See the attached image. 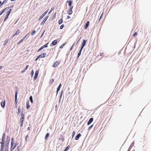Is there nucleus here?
<instances>
[{"label": "nucleus", "instance_id": "1", "mask_svg": "<svg viewBox=\"0 0 151 151\" xmlns=\"http://www.w3.org/2000/svg\"><path fill=\"white\" fill-rule=\"evenodd\" d=\"M21 117L20 118V122L21 124L20 127H22L23 124L24 118V115L22 113L21 114Z\"/></svg>", "mask_w": 151, "mask_h": 151}, {"label": "nucleus", "instance_id": "2", "mask_svg": "<svg viewBox=\"0 0 151 151\" xmlns=\"http://www.w3.org/2000/svg\"><path fill=\"white\" fill-rule=\"evenodd\" d=\"M11 146L10 148V151H12L17 145V144L16 143H13L12 142V143H11Z\"/></svg>", "mask_w": 151, "mask_h": 151}, {"label": "nucleus", "instance_id": "3", "mask_svg": "<svg viewBox=\"0 0 151 151\" xmlns=\"http://www.w3.org/2000/svg\"><path fill=\"white\" fill-rule=\"evenodd\" d=\"M60 63V62L58 61L55 62L53 64L52 66L54 68L57 67Z\"/></svg>", "mask_w": 151, "mask_h": 151}, {"label": "nucleus", "instance_id": "4", "mask_svg": "<svg viewBox=\"0 0 151 151\" xmlns=\"http://www.w3.org/2000/svg\"><path fill=\"white\" fill-rule=\"evenodd\" d=\"M87 42V40H83V42L81 45V48L83 49L84 46L85 45L86 42Z\"/></svg>", "mask_w": 151, "mask_h": 151}, {"label": "nucleus", "instance_id": "5", "mask_svg": "<svg viewBox=\"0 0 151 151\" xmlns=\"http://www.w3.org/2000/svg\"><path fill=\"white\" fill-rule=\"evenodd\" d=\"M46 52H44L43 53L41 54V55H38V57L40 58H43L46 57Z\"/></svg>", "mask_w": 151, "mask_h": 151}, {"label": "nucleus", "instance_id": "6", "mask_svg": "<svg viewBox=\"0 0 151 151\" xmlns=\"http://www.w3.org/2000/svg\"><path fill=\"white\" fill-rule=\"evenodd\" d=\"M38 73H39L38 70H37L36 71V72H35V76L34 77V80L36 79L38 75Z\"/></svg>", "mask_w": 151, "mask_h": 151}, {"label": "nucleus", "instance_id": "7", "mask_svg": "<svg viewBox=\"0 0 151 151\" xmlns=\"http://www.w3.org/2000/svg\"><path fill=\"white\" fill-rule=\"evenodd\" d=\"M93 118H91L89 120V121L87 123V125H90L92 122L93 121Z\"/></svg>", "mask_w": 151, "mask_h": 151}, {"label": "nucleus", "instance_id": "8", "mask_svg": "<svg viewBox=\"0 0 151 151\" xmlns=\"http://www.w3.org/2000/svg\"><path fill=\"white\" fill-rule=\"evenodd\" d=\"M89 24H90V22L89 21H88L85 25V26L84 27V28L85 29H86L88 27V26H89Z\"/></svg>", "mask_w": 151, "mask_h": 151}, {"label": "nucleus", "instance_id": "9", "mask_svg": "<svg viewBox=\"0 0 151 151\" xmlns=\"http://www.w3.org/2000/svg\"><path fill=\"white\" fill-rule=\"evenodd\" d=\"M18 90L16 91L15 94V102H16V104L17 103V95L18 94Z\"/></svg>", "mask_w": 151, "mask_h": 151}, {"label": "nucleus", "instance_id": "10", "mask_svg": "<svg viewBox=\"0 0 151 151\" xmlns=\"http://www.w3.org/2000/svg\"><path fill=\"white\" fill-rule=\"evenodd\" d=\"M9 145V143H7V142H6V147H5V149L4 150V151H8V146Z\"/></svg>", "mask_w": 151, "mask_h": 151}, {"label": "nucleus", "instance_id": "11", "mask_svg": "<svg viewBox=\"0 0 151 151\" xmlns=\"http://www.w3.org/2000/svg\"><path fill=\"white\" fill-rule=\"evenodd\" d=\"M9 8V7H6L5 8L2 10L1 12L0 13V16H1L3 13H4L6 9H8Z\"/></svg>", "mask_w": 151, "mask_h": 151}, {"label": "nucleus", "instance_id": "12", "mask_svg": "<svg viewBox=\"0 0 151 151\" xmlns=\"http://www.w3.org/2000/svg\"><path fill=\"white\" fill-rule=\"evenodd\" d=\"M9 41V39H6L4 42L3 45L4 46H5L6 45L7 43Z\"/></svg>", "mask_w": 151, "mask_h": 151}, {"label": "nucleus", "instance_id": "13", "mask_svg": "<svg viewBox=\"0 0 151 151\" xmlns=\"http://www.w3.org/2000/svg\"><path fill=\"white\" fill-rule=\"evenodd\" d=\"M47 11L43 13V14L40 17V18L39 19V20H40L47 13Z\"/></svg>", "mask_w": 151, "mask_h": 151}, {"label": "nucleus", "instance_id": "14", "mask_svg": "<svg viewBox=\"0 0 151 151\" xmlns=\"http://www.w3.org/2000/svg\"><path fill=\"white\" fill-rule=\"evenodd\" d=\"M29 101H27L26 102V108L27 109H28L30 107V106L29 105Z\"/></svg>", "mask_w": 151, "mask_h": 151}, {"label": "nucleus", "instance_id": "15", "mask_svg": "<svg viewBox=\"0 0 151 151\" xmlns=\"http://www.w3.org/2000/svg\"><path fill=\"white\" fill-rule=\"evenodd\" d=\"M81 136V135L80 133L78 134L76 136V140H78L79 139V137Z\"/></svg>", "mask_w": 151, "mask_h": 151}, {"label": "nucleus", "instance_id": "16", "mask_svg": "<svg viewBox=\"0 0 151 151\" xmlns=\"http://www.w3.org/2000/svg\"><path fill=\"white\" fill-rule=\"evenodd\" d=\"M73 13L72 10L69 9L67 11V13L69 15H70L72 14Z\"/></svg>", "mask_w": 151, "mask_h": 151}, {"label": "nucleus", "instance_id": "17", "mask_svg": "<svg viewBox=\"0 0 151 151\" xmlns=\"http://www.w3.org/2000/svg\"><path fill=\"white\" fill-rule=\"evenodd\" d=\"M47 18H48V17H46L45 18V19L41 23V25L44 24H45V22H46V20H47Z\"/></svg>", "mask_w": 151, "mask_h": 151}, {"label": "nucleus", "instance_id": "18", "mask_svg": "<svg viewBox=\"0 0 151 151\" xmlns=\"http://www.w3.org/2000/svg\"><path fill=\"white\" fill-rule=\"evenodd\" d=\"M57 41L56 40H55L53 41L52 43V45H55L57 44Z\"/></svg>", "mask_w": 151, "mask_h": 151}, {"label": "nucleus", "instance_id": "19", "mask_svg": "<svg viewBox=\"0 0 151 151\" xmlns=\"http://www.w3.org/2000/svg\"><path fill=\"white\" fill-rule=\"evenodd\" d=\"M12 10V9H9V10L7 12L6 14V17H8L9 14L10 13V12Z\"/></svg>", "mask_w": 151, "mask_h": 151}, {"label": "nucleus", "instance_id": "20", "mask_svg": "<svg viewBox=\"0 0 151 151\" xmlns=\"http://www.w3.org/2000/svg\"><path fill=\"white\" fill-rule=\"evenodd\" d=\"M20 33V31L19 29H18L14 35L13 36H14L15 35H17L19 34Z\"/></svg>", "mask_w": 151, "mask_h": 151}, {"label": "nucleus", "instance_id": "21", "mask_svg": "<svg viewBox=\"0 0 151 151\" xmlns=\"http://www.w3.org/2000/svg\"><path fill=\"white\" fill-rule=\"evenodd\" d=\"M61 83H60L59 84V86H58V88H57V92H56L57 94H58V91H59V90L60 89V88L61 87Z\"/></svg>", "mask_w": 151, "mask_h": 151}, {"label": "nucleus", "instance_id": "22", "mask_svg": "<svg viewBox=\"0 0 151 151\" xmlns=\"http://www.w3.org/2000/svg\"><path fill=\"white\" fill-rule=\"evenodd\" d=\"M82 49H81H81L79 51V52H78V56H77L78 58L80 56V55H81V52Z\"/></svg>", "mask_w": 151, "mask_h": 151}, {"label": "nucleus", "instance_id": "23", "mask_svg": "<svg viewBox=\"0 0 151 151\" xmlns=\"http://www.w3.org/2000/svg\"><path fill=\"white\" fill-rule=\"evenodd\" d=\"M69 2V3H68V6H72V1H67V2Z\"/></svg>", "mask_w": 151, "mask_h": 151}, {"label": "nucleus", "instance_id": "24", "mask_svg": "<svg viewBox=\"0 0 151 151\" xmlns=\"http://www.w3.org/2000/svg\"><path fill=\"white\" fill-rule=\"evenodd\" d=\"M4 140L5 139H2V141L1 142V146H3L4 145Z\"/></svg>", "mask_w": 151, "mask_h": 151}, {"label": "nucleus", "instance_id": "25", "mask_svg": "<svg viewBox=\"0 0 151 151\" xmlns=\"http://www.w3.org/2000/svg\"><path fill=\"white\" fill-rule=\"evenodd\" d=\"M5 101L4 102H1V106L2 107L4 108L5 106Z\"/></svg>", "mask_w": 151, "mask_h": 151}, {"label": "nucleus", "instance_id": "26", "mask_svg": "<svg viewBox=\"0 0 151 151\" xmlns=\"http://www.w3.org/2000/svg\"><path fill=\"white\" fill-rule=\"evenodd\" d=\"M49 133H47L45 135V139L46 140L47 138V137L49 136Z\"/></svg>", "mask_w": 151, "mask_h": 151}, {"label": "nucleus", "instance_id": "27", "mask_svg": "<svg viewBox=\"0 0 151 151\" xmlns=\"http://www.w3.org/2000/svg\"><path fill=\"white\" fill-rule=\"evenodd\" d=\"M63 22V20L62 19H61L58 21V24H61Z\"/></svg>", "mask_w": 151, "mask_h": 151}, {"label": "nucleus", "instance_id": "28", "mask_svg": "<svg viewBox=\"0 0 151 151\" xmlns=\"http://www.w3.org/2000/svg\"><path fill=\"white\" fill-rule=\"evenodd\" d=\"M70 146L69 145L65 149L64 151H67L70 148Z\"/></svg>", "mask_w": 151, "mask_h": 151}, {"label": "nucleus", "instance_id": "29", "mask_svg": "<svg viewBox=\"0 0 151 151\" xmlns=\"http://www.w3.org/2000/svg\"><path fill=\"white\" fill-rule=\"evenodd\" d=\"M36 32L35 30H33V31H32L31 33V35H34L35 33Z\"/></svg>", "mask_w": 151, "mask_h": 151}, {"label": "nucleus", "instance_id": "30", "mask_svg": "<svg viewBox=\"0 0 151 151\" xmlns=\"http://www.w3.org/2000/svg\"><path fill=\"white\" fill-rule=\"evenodd\" d=\"M54 81V79H52L50 80V83L51 84H52V83Z\"/></svg>", "mask_w": 151, "mask_h": 151}, {"label": "nucleus", "instance_id": "31", "mask_svg": "<svg viewBox=\"0 0 151 151\" xmlns=\"http://www.w3.org/2000/svg\"><path fill=\"white\" fill-rule=\"evenodd\" d=\"M29 99L31 101V102L32 103H33V100H32V96H31L29 97Z\"/></svg>", "mask_w": 151, "mask_h": 151}, {"label": "nucleus", "instance_id": "32", "mask_svg": "<svg viewBox=\"0 0 151 151\" xmlns=\"http://www.w3.org/2000/svg\"><path fill=\"white\" fill-rule=\"evenodd\" d=\"M48 42L45 45H43L42 46L43 47V48L45 47H48Z\"/></svg>", "mask_w": 151, "mask_h": 151}, {"label": "nucleus", "instance_id": "33", "mask_svg": "<svg viewBox=\"0 0 151 151\" xmlns=\"http://www.w3.org/2000/svg\"><path fill=\"white\" fill-rule=\"evenodd\" d=\"M7 1H8V0H4V1L3 2V3L1 5H3L4 4H5V3H6L7 2Z\"/></svg>", "mask_w": 151, "mask_h": 151}, {"label": "nucleus", "instance_id": "34", "mask_svg": "<svg viewBox=\"0 0 151 151\" xmlns=\"http://www.w3.org/2000/svg\"><path fill=\"white\" fill-rule=\"evenodd\" d=\"M5 133H4L2 135V139H5Z\"/></svg>", "mask_w": 151, "mask_h": 151}, {"label": "nucleus", "instance_id": "35", "mask_svg": "<svg viewBox=\"0 0 151 151\" xmlns=\"http://www.w3.org/2000/svg\"><path fill=\"white\" fill-rule=\"evenodd\" d=\"M138 35V34L137 33V32H136L133 35V36L134 37H135L136 36Z\"/></svg>", "mask_w": 151, "mask_h": 151}, {"label": "nucleus", "instance_id": "36", "mask_svg": "<svg viewBox=\"0 0 151 151\" xmlns=\"http://www.w3.org/2000/svg\"><path fill=\"white\" fill-rule=\"evenodd\" d=\"M134 144L132 143L131 144L130 146L129 147V149H130L132 148V147L133 146Z\"/></svg>", "mask_w": 151, "mask_h": 151}, {"label": "nucleus", "instance_id": "37", "mask_svg": "<svg viewBox=\"0 0 151 151\" xmlns=\"http://www.w3.org/2000/svg\"><path fill=\"white\" fill-rule=\"evenodd\" d=\"M43 48V47L42 46V47H41L39 49V50H38V52H39L40 51V50H42Z\"/></svg>", "mask_w": 151, "mask_h": 151}, {"label": "nucleus", "instance_id": "38", "mask_svg": "<svg viewBox=\"0 0 151 151\" xmlns=\"http://www.w3.org/2000/svg\"><path fill=\"white\" fill-rule=\"evenodd\" d=\"M64 24H62L60 26V29H62L63 28V27H64Z\"/></svg>", "mask_w": 151, "mask_h": 151}, {"label": "nucleus", "instance_id": "39", "mask_svg": "<svg viewBox=\"0 0 151 151\" xmlns=\"http://www.w3.org/2000/svg\"><path fill=\"white\" fill-rule=\"evenodd\" d=\"M93 126V125H92L90 126L88 128V129L90 130Z\"/></svg>", "mask_w": 151, "mask_h": 151}, {"label": "nucleus", "instance_id": "40", "mask_svg": "<svg viewBox=\"0 0 151 151\" xmlns=\"http://www.w3.org/2000/svg\"><path fill=\"white\" fill-rule=\"evenodd\" d=\"M4 147V145H3V146H1V151H2L3 150Z\"/></svg>", "mask_w": 151, "mask_h": 151}, {"label": "nucleus", "instance_id": "41", "mask_svg": "<svg viewBox=\"0 0 151 151\" xmlns=\"http://www.w3.org/2000/svg\"><path fill=\"white\" fill-rule=\"evenodd\" d=\"M75 133H76V132L75 131L73 132V133H72V137H74V136L75 135Z\"/></svg>", "mask_w": 151, "mask_h": 151}, {"label": "nucleus", "instance_id": "42", "mask_svg": "<svg viewBox=\"0 0 151 151\" xmlns=\"http://www.w3.org/2000/svg\"><path fill=\"white\" fill-rule=\"evenodd\" d=\"M104 14V12H103L102 13V14H101V16H100V18L99 19V20H100L101 19V17H102V16H103V15Z\"/></svg>", "mask_w": 151, "mask_h": 151}, {"label": "nucleus", "instance_id": "43", "mask_svg": "<svg viewBox=\"0 0 151 151\" xmlns=\"http://www.w3.org/2000/svg\"><path fill=\"white\" fill-rule=\"evenodd\" d=\"M34 71L33 70H32V71H31V74L32 75V76H33V75L34 74Z\"/></svg>", "mask_w": 151, "mask_h": 151}, {"label": "nucleus", "instance_id": "44", "mask_svg": "<svg viewBox=\"0 0 151 151\" xmlns=\"http://www.w3.org/2000/svg\"><path fill=\"white\" fill-rule=\"evenodd\" d=\"M64 45V44H63L62 45H61L60 47V48H63V46Z\"/></svg>", "mask_w": 151, "mask_h": 151}, {"label": "nucleus", "instance_id": "45", "mask_svg": "<svg viewBox=\"0 0 151 151\" xmlns=\"http://www.w3.org/2000/svg\"><path fill=\"white\" fill-rule=\"evenodd\" d=\"M54 9V8L53 7V8H51V10L49 12V13H51L52 11Z\"/></svg>", "mask_w": 151, "mask_h": 151}, {"label": "nucleus", "instance_id": "46", "mask_svg": "<svg viewBox=\"0 0 151 151\" xmlns=\"http://www.w3.org/2000/svg\"><path fill=\"white\" fill-rule=\"evenodd\" d=\"M19 146H18L17 147V151H19Z\"/></svg>", "mask_w": 151, "mask_h": 151}, {"label": "nucleus", "instance_id": "47", "mask_svg": "<svg viewBox=\"0 0 151 151\" xmlns=\"http://www.w3.org/2000/svg\"><path fill=\"white\" fill-rule=\"evenodd\" d=\"M14 143V139L13 138H12V141H11V143Z\"/></svg>", "mask_w": 151, "mask_h": 151}, {"label": "nucleus", "instance_id": "48", "mask_svg": "<svg viewBox=\"0 0 151 151\" xmlns=\"http://www.w3.org/2000/svg\"><path fill=\"white\" fill-rule=\"evenodd\" d=\"M8 18V17H6L4 19V22Z\"/></svg>", "mask_w": 151, "mask_h": 151}, {"label": "nucleus", "instance_id": "49", "mask_svg": "<svg viewBox=\"0 0 151 151\" xmlns=\"http://www.w3.org/2000/svg\"><path fill=\"white\" fill-rule=\"evenodd\" d=\"M28 67H29V65H27V66L26 67L25 70H27L28 69Z\"/></svg>", "mask_w": 151, "mask_h": 151}, {"label": "nucleus", "instance_id": "50", "mask_svg": "<svg viewBox=\"0 0 151 151\" xmlns=\"http://www.w3.org/2000/svg\"><path fill=\"white\" fill-rule=\"evenodd\" d=\"M20 108H19L18 109V114H19L20 112Z\"/></svg>", "mask_w": 151, "mask_h": 151}, {"label": "nucleus", "instance_id": "51", "mask_svg": "<svg viewBox=\"0 0 151 151\" xmlns=\"http://www.w3.org/2000/svg\"><path fill=\"white\" fill-rule=\"evenodd\" d=\"M38 56L37 57V58L35 60V61H36L38 58H40L39 57H38Z\"/></svg>", "mask_w": 151, "mask_h": 151}, {"label": "nucleus", "instance_id": "52", "mask_svg": "<svg viewBox=\"0 0 151 151\" xmlns=\"http://www.w3.org/2000/svg\"><path fill=\"white\" fill-rule=\"evenodd\" d=\"M104 54V53H100V55L101 56H102Z\"/></svg>", "mask_w": 151, "mask_h": 151}, {"label": "nucleus", "instance_id": "53", "mask_svg": "<svg viewBox=\"0 0 151 151\" xmlns=\"http://www.w3.org/2000/svg\"><path fill=\"white\" fill-rule=\"evenodd\" d=\"M59 140H62L63 142V141H64V139H63H63H62V138H59Z\"/></svg>", "mask_w": 151, "mask_h": 151}, {"label": "nucleus", "instance_id": "54", "mask_svg": "<svg viewBox=\"0 0 151 151\" xmlns=\"http://www.w3.org/2000/svg\"><path fill=\"white\" fill-rule=\"evenodd\" d=\"M70 9H71V10H72V9L73 8V6H70Z\"/></svg>", "mask_w": 151, "mask_h": 151}, {"label": "nucleus", "instance_id": "55", "mask_svg": "<svg viewBox=\"0 0 151 151\" xmlns=\"http://www.w3.org/2000/svg\"><path fill=\"white\" fill-rule=\"evenodd\" d=\"M63 93V91H62L61 92V93H60V97H61Z\"/></svg>", "mask_w": 151, "mask_h": 151}, {"label": "nucleus", "instance_id": "56", "mask_svg": "<svg viewBox=\"0 0 151 151\" xmlns=\"http://www.w3.org/2000/svg\"><path fill=\"white\" fill-rule=\"evenodd\" d=\"M74 45V44H73V45L70 48V50H71L72 49H73V45Z\"/></svg>", "mask_w": 151, "mask_h": 151}, {"label": "nucleus", "instance_id": "57", "mask_svg": "<svg viewBox=\"0 0 151 151\" xmlns=\"http://www.w3.org/2000/svg\"><path fill=\"white\" fill-rule=\"evenodd\" d=\"M23 40V38H22V39H21V40L19 41H20V42H22L23 41V40Z\"/></svg>", "mask_w": 151, "mask_h": 151}, {"label": "nucleus", "instance_id": "58", "mask_svg": "<svg viewBox=\"0 0 151 151\" xmlns=\"http://www.w3.org/2000/svg\"><path fill=\"white\" fill-rule=\"evenodd\" d=\"M25 70H26L24 69V70L22 71H21V73H24L25 72Z\"/></svg>", "mask_w": 151, "mask_h": 151}, {"label": "nucleus", "instance_id": "59", "mask_svg": "<svg viewBox=\"0 0 151 151\" xmlns=\"http://www.w3.org/2000/svg\"><path fill=\"white\" fill-rule=\"evenodd\" d=\"M28 138V135H27L26 137V141H27V138Z\"/></svg>", "mask_w": 151, "mask_h": 151}, {"label": "nucleus", "instance_id": "60", "mask_svg": "<svg viewBox=\"0 0 151 151\" xmlns=\"http://www.w3.org/2000/svg\"><path fill=\"white\" fill-rule=\"evenodd\" d=\"M27 35H28V34H27V35H26V36H25L24 37H23V40H24V39L27 36Z\"/></svg>", "mask_w": 151, "mask_h": 151}, {"label": "nucleus", "instance_id": "61", "mask_svg": "<svg viewBox=\"0 0 151 151\" xmlns=\"http://www.w3.org/2000/svg\"><path fill=\"white\" fill-rule=\"evenodd\" d=\"M67 18L68 19H70V16H68L67 17Z\"/></svg>", "mask_w": 151, "mask_h": 151}, {"label": "nucleus", "instance_id": "62", "mask_svg": "<svg viewBox=\"0 0 151 151\" xmlns=\"http://www.w3.org/2000/svg\"><path fill=\"white\" fill-rule=\"evenodd\" d=\"M27 130H30V127H28Z\"/></svg>", "mask_w": 151, "mask_h": 151}, {"label": "nucleus", "instance_id": "63", "mask_svg": "<svg viewBox=\"0 0 151 151\" xmlns=\"http://www.w3.org/2000/svg\"><path fill=\"white\" fill-rule=\"evenodd\" d=\"M2 68V67L1 66H0V70Z\"/></svg>", "mask_w": 151, "mask_h": 151}, {"label": "nucleus", "instance_id": "64", "mask_svg": "<svg viewBox=\"0 0 151 151\" xmlns=\"http://www.w3.org/2000/svg\"><path fill=\"white\" fill-rule=\"evenodd\" d=\"M20 43H21V42H20V41H19V42L18 43V45Z\"/></svg>", "mask_w": 151, "mask_h": 151}]
</instances>
